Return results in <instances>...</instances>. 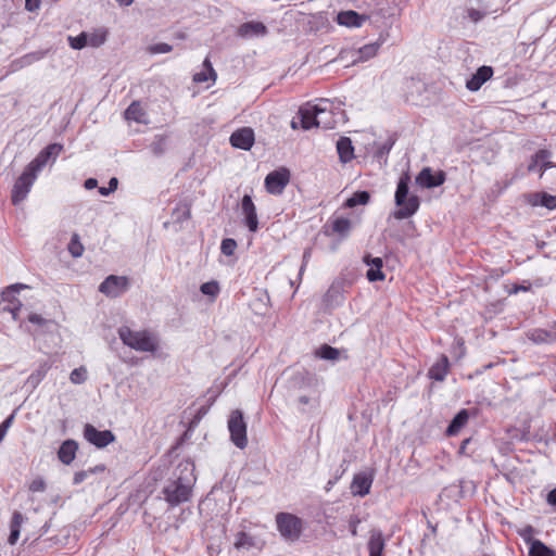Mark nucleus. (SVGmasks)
<instances>
[{
  "label": "nucleus",
  "instance_id": "e433bc0d",
  "mask_svg": "<svg viewBox=\"0 0 556 556\" xmlns=\"http://www.w3.org/2000/svg\"><path fill=\"white\" fill-rule=\"evenodd\" d=\"M370 195L367 191H357L345 201L346 207H355L357 205H365L368 203Z\"/></svg>",
  "mask_w": 556,
  "mask_h": 556
},
{
  "label": "nucleus",
  "instance_id": "aec40b11",
  "mask_svg": "<svg viewBox=\"0 0 556 556\" xmlns=\"http://www.w3.org/2000/svg\"><path fill=\"white\" fill-rule=\"evenodd\" d=\"M528 338L534 343L556 342V323L548 329H532L528 332Z\"/></svg>",
  "mask_w": 556,
  "mask_h": 556
},
{
  "label": "nucleus",
  "instance_id": "6ab92c4d",
  "mask_svg": "<svg viewBox=\"0 0 556 556\" xmlns=\"http://www.w3.org/2000/svg\"><path fill=\"white\" fill-rule=\"evenodd\" d=\"M372 477L367 473H357L351 483V491L354 495L365 496L370 492Z\"/></svg>",
  "mask_w": 556,
  "mask_h": 556
},
{
  "label": "nucleus",
  "instance_id": "f704fd0d",
  "mask_svg": "<svg viewBox=\"0 0 556 556\" xmlns=\"http://www.w3.org/2000/svg\"><path fill=\"white\" fill-rule=\"evenodd\" d=\"M529 556H556V553L540 540H533L529 547Z\"/></svg>",
  "mask_w": 556,
  "mask_h": 556
},
{
  "label": "nucleus",
  "instance_id": "c9c22d12",
  "mask_svg": "<svg viewBox=\"0 0 556 556\" xmlns=\"http://www.w3.org/2000/svg\"><path fill=\"white\" fill-rule=\"evenodd\" d=\"M315 356L327 361H337L340 356V351L328 344H323L315 351Z\"/></svg>",
  "mask_w": 556,
  "mask_h": 556
},
{
  "label": "nucleus",
  "instance_id": "79ce46f5",
  "mask_svg": "<svg viewBox=\"0 0 556 556\" xmlns=\"http://www.w3.org/2000/svg\"><path fill=\"white\" fill-rule=\"evenodd\" d=\"M68 43L72 49L80 50L88 46V34L83 31L78 36H68Z\"/></svg>",
  "mask_w": 556,
  "mask_h": 556
},
{
  "label": "nucleus",
  "instance_id": "7c9ffc66",
  "mask_svg": "<svg viewBox=\"0 0 556 556\" xmlns=\"http://www.w3.org/2000/svg\"><path fill=\"white\" fill-rule=\"evenodd\" d=\"M203 67H204L203 71L195 73L193 75V81L194 83H205L208 79H211L213 83H215L216 78H217V74H216L215 70L213 68V65L208 58H205V60L203 61Z\"/></svg>",
  "mask_w": 556,
  "mask_h": 556
},
{
  "label": "nucleus",
  "instance_id": "4468645a",
  "mask_svg": "<svg viewBox=\"0 0 556 556\" xmlns=\"http://www.w3.org/2000/svg\"><path fill=\"white\" fill-rule=\"evenodd\" d=\"M254 131L250 127H242L233 131L229 138L233 148L249 151L254 144Z\"/></svg>",
  "mask_w": 556,
  "mask_h": 556
},
{
  "label": "nucleus",
  "instance_id": "473e14b6",
  "mask_svg": "<svg viewBox=\"0 0 556 556\" xmlns=\"http://www.w3.org/2000/svg\"><path fill=\"white\" fill-rule=\"evenodd\" d=\"M380 48V45L378 42L368 43L363 47H361L357 50V56L354 60V62H365L369 59L374 58Z\"/></svg>",
  "mask_w": 556,
  "mask_h": 556
},
{
  "label": "nucleus",
  "instance_id": "6e6552de",
  "mask_svg": "<svg viewBox=\"0 0 556 556\" xmlns=\"http://www.w3.org/2000/svg\"><path fill=\"white\" fill-rule=\"evenodd\" d=\"M129 288V279L125 276L110 275L99 286V291L109 298H117Z\"/></svg>",
  "mask_w": 556,
  "mask_h": 556
},
{
  "label": "nucleus",
  "instance_id": "a878e982",
  "mask_svg": "<svg viewBox=\"0 0 556 556\" xmlns=\"http://www.w3.org/2000/svg\"><path fill=\"white\" fill-rule=\"evenodd\" d=\"M384 547L386 540L383 538L382 532L377 529L371 530L368 541L369 556H382Z\"/></svg>",
  "mask_w": 556,
  "mask_h": 556
},
{
  "label": "nucleus",
  "instance_id": "f257e3e1",
  "mask_svg": "<svg viewBox=\"0 0 556 556\" xmlns=\"http://www.w3.org/2000/svg\"><path fill=\"white\" fill-rule=\"evenodd\" d=\"M409 180L410 177L407 173L403 174L399 179L394 199L395 204L400 206V208L393 213V216L396 219L408 218L419 208V198L415 194L407 197Z\"/></svg>",
  "mask_w": 556,
  "mask_h": 556
},
{
  "label": "nucleus",
  "instance_id": "f3484780",
  "mask_svg": "<svg viewBox=\"0 0 556 556\" xmlns=\"http://www.w3.org/2000/svg\"><path fill=\"white\" fill-rule=\"evenodd\" d=\"M493 76V68L483 65L466 81V88L470 91H478L484 83Z\"/></svg>",
  "mask_w": 556,
  "mask_h": 556
},
{
  "label": "nucleus",
  "instance_id": "ea45409f",
  "mask_svg": "<svg viewBox=\"0 0 556 556\" xmlns=\"http://www.w3.org/2000/svg\"><path fill=\"white\" fill-rule=\"evenodd\" d=\"M84 245L80 242V238L77 233H74L68 243V252L73 257H79L84 253Z\"/></svg>",
  "mask_w": 556,
  "mask_h": 556
},
{
  "label": "nucleus",
  "instance_id": "1a4fd4ad",
  "mask_svg": "<svg viewBox=\"0 0 556 556\" xmlns=\"http://www.w3.org/2000/svg\"><path fill=\"white\" fill-rule=\"evenodd\" d=\"M36 179L37 177L34 174L24 169L12 188L11 201L14 205H18L27 198Z\"/></svg>",
  "mask_w": 556,
  "mask_h": 556
},
{
  "label": "nucleus",
  "instance_id": "864d4df0",
  "mask_svg": "<svg viewBox=\"0 0 556 556\" xmlns=\"http://www.w3.org/2000/svg\"><path fill=\"white\" fill-rule=\"evenodd\" d=\"M27 319L29 323L37 325L39 327H43L48 324V320L46 318H43L41 315L36 314V313H30L28 315Z\"/></svg>",
  "mask_w": 556,
  "mask_h": 556
},
{
  "label": "nucleus",
  "instance_id": "8fccbe9b",
  "mask_svg": "<svg viewBox=\"0 0 556 556\" xmlns=\"http://www.w3.org/2000/svg\"><path fill=\"white\" fill-rule=\"evenodd\" d=\"M46 490V482L42 478L34 479L29 484V491L33 493L43 492Z\"/></svg>",
  "mask_w": 556,
  "mask_h": 556
},
{
  "label": "nucleus",
  "instance_id": "72a5a7b5",
  "mask_svg": "<svg viewBox=\"0 0 556 556\" xmlns=\"http://www.w3.org/2000/svg\"><path fill=\"white\" fill-rule=\"evenodd\" d=\"M28 286L24 283H14L5 288V290L2 292V300L9 303V306L16 305V301H20L16 299L15 294L20 292L21 290L27 289Z\"/></svg>",
  "mask_w": 556,
  "mask_h": 556
},
{
  "label": "nucleus",
  "instance_id": "f03ea898",
  "mask_svg": "<svg viewBox=\"0 0 556 556\" xmlns=\"http://www.w3.org/2000/svg\"><path fill=\"white\" fill-rule=\"evenodd\" d=\"M118 336L125 345L139 352L153 353L159 346L156 336L148 330L136 331L127 326H123L118 329Z\"/></svg>",
  "mask_w": 556,
  "mask_h": 556
},
{
  "label": "nucleus",
  "instance_id": "603ef678",
  "mask_svg": "<svg viewBox=\"0 0 556 556\" xmlns=\"http://www.w3.org/2000/svg\"><path fill=\"white\" fill-rule=\"evenodd\" d=\"M166 144V139L164 137H159L153 141L151 148L154 154H162L164 152Z\"/></svg>",
  "mask_w": 556,
  "mask_h": 556
},
{
  "label": "nucleus",
  "instance_id": "0eeeda50",
  "mask_svg": "<svg viewBox=\"0 0 556 556\" xmlns=\"http://www.w3.org/2000/svg\"><path fill=\"white\" fill-rule=\"evenodd\" d=\"M63 146L60 143H51L47 146L43 150H41L38 155L25 167L30 174H34L36 177L38 173L46 166L50 157L55 160L59 154L62 152Z\"/></svg>",
  "mask_w": 556,
  "mask_h": 556
},
{
  "label": "nucleus",
  "instance_id": "a211bd4d",
  "mask_svg": "<svg viewBox=\"0 0 556 556\" xmlns=\"http://www.w3.org/2000/svg\"><path fill=\"white\" fill-rule=\"evenodd\" d=\"M367 20V15L358 14L353 10L341 11L336 18L339 25L345 27H361Z\"/></svg>",
  "mask_w": 556,
  "mask_h": 556
},
{
  "label": "nucleus",
  "instance_id": "0e129e2a",
  "mask_svg": "<svg viewBox=\"0 0 556 556\" xmlns=\"http://www.w3.org/2000/svg\"><path fill=\"white\" fill-rule=\"evenodd\" d=\"M468 15L473 22H478L482 17L481 12L475 9L469 10Z\"/></svg>",
  "mask_w": 556,
  "mask_h": 556
},
{
  "label": "nucleus",
  "instance_id": "052dcab7",
  "mask_svg": "<svg viewBox=\"0 0 556 556\" xmlns=\"http://www.w3.org/2000/svg\"><path fill=\"white\" fill-rule=\"evenodd\" d=\"M546 503L556 508V486L547 493Z\"/></svg>",
  "mask_w": 556,
  "mask_h": 556
},
{
  "label": "nucleus",
  "instance_id": "412c9836",
  "mask_svg": "<svg viewBox=\"0 0 556 556\" xmlns=\"http://www.w3.org/2000/svg\"><path fill=\"white\" fill-rule=\"evenodd\" d=\"M450 371V362L446 355L442 354L430 367L428 377L435 381H443Z\"/></svg>",
  "mask_w": 556,
  "mask_h": 556
},
{
  "label": "nucleus",
  "instance_id": "7ed1b4c3",
  "mask_svg": "<svg viewBox=\"0 0 556 556\" xmlns=\"http://www.w3.org/2000/svg\"><path fill=\"white\" fill-rule=\"evenodd\" d=\"M191 493L192 479L184 477H178L176 480L170 481L163 489L164 498L172 507L188 502Z\"/></svg>",
  "mask_w": 556,
  "mask_h": 556
},
{
  "label": "nucleus",
  "instance_id": "c756f323",
  "mask_svg": "<svg viewBox=\"0 0 556 556\" xmlns=\"http://www.w3.org/2000/svg\"><path fill=\"white\" fill-rule=\"evenodd\" d=\"M124 115L127 121L146 123V111L138 101L131 102L130 105L126 109Z\"/></svg>",
  "mask_w": 556,
  "mask_h": 556
},
{
  "label": "nucleus",
  "instance_id": "4c0bfd02",
  "mask_svg": "<svg viewBox=\"0 0 556 556\" xmlns=\"http://www.w3.org/2000/svg\"><path fill=\"white\" fill-rule=\"evenodd\" d=\"M50 364L47 362L41 363L38 368L28 377V381L34 386L38 384L48 374Z\"/></svg>",
  "mask_w": 556,
  "mask_h": 556
},
{
  "label": "nucleus",
  "instance_id": "f8f14e48",
  "mask_svg": "<svg viewBox=\"0 0 556 556\" xmlns=\"http://www.w3.org/2000/svg\"><path fill=\"white\" fill-rule=\"evenodd\" d=\"M551 151L545 149L539 150L531 156L528 165V172H538L541 178L547 169L556 167V164L551 161Z\"/></svg>",
  "mask_w": 556,
  "mask_h": 556
},
{
  "label": "nucleus",
  "instance_id": "2eb2a0df",
  "mask_svg": "<svg viewBox=\"0 0 556 556\" xmlns=\"http://www.w3.org/2000/svg\"><path fill=\"white\" fill-rule=\"evenodd\" d=\"M318 113L315 121V127L324 129H332L336 126V118L330 110V103L328 100H324L317 104Z\"/></svg>",
  "mask_w": 556,
  "mask_h": 556
},
{
  "label": "nucleus",
  "instance_id": "de8ad7c7",
  "mask_svg": "<svg viewBox=\"0 0 556 556\" xmlns=\"http://www.w3.org/2000/svg\"><path fill=\"white\" fill-rule=\"evenodd\" d=\"M172 50H173V47L165 42L154 43L147 48V51L150 54L168 53Z\"/></svg>",
  "mask_w": 556,
  "mask_h": 556
},
{
  "label": "nucleus",
  "instance_id": "9d476101",
  "mask_svg": "<svg viewBox=\"0 0 556 556\" xmlns=\"http://www.w3.org/2000/svg\"><path fill=\"white\" fill-rule=\"evenodd\" d=\"M290 180L289 169L281 167L270 172L265 178V188L270 194H281Z\"/></svg>",
  "mask_w": 556,
  "mask_h": 556
},
{
  "label": "nucleus",
  "instance_id": "5701e85b",
  "mask_svg": "<svg viewBox=\"0 0 556 556\" xmlns=\"http://www.w3.org/2000/svg\"><path fill=\"white\" fill-rule=\"evenodd\" d=\"M364 262L370 266L367 270V279L371 282L380 281L384 279V274L382 271L383 261L380 257H371L370 255H366L364 257Z\"/></svg>",
  "mask_w": 556,
  "mask_h": 556
},
{
  "label": "nucleus",
  "instance_id": "338daca9",
  "mask_svg": "<svg viewBox=\"0 0 556 556\" xmlns=\"http://www.w3.org/2000/svg\"><path fill=\"white\" fill-rule=\"evenodd\" d=\"M530 289L529 286H522V285H515L510 291V293H518L520 291H528Z\"/></svg>",
  "mask_w": 556,
  "mask_h": 556
},
{
  "label": "nucleus",
  "instance_id": "bf43d9fd",
  "mask_svg": "<svg viewBox=\"0 0 556 556\" xmlns=\"http://www.w3.org/2000/svg\"><path fill=\"white\" fill-rule=\"evenodd\" d=\"M40 0H25V9L29 12H34L39 9Z\"/></svg>",
  "mask_w": 556,
  "mask_h": 556
},
{
  "label": "nucleus",
  "instance_id": "cd10ccee",
  "mask_svg": "<svg viewBox=\"0 0 556 556\" xmlns=\"http://www.w3.org/2000/svg\"><path fill=\"white\" fill-rule=\"evenodd\" d=\"M266 33L267 28L262 22L243 23L238 30L241 37L264 36Z\"/></svg>",
  "mask_w": 556,
  "mask_h": 556
},
{
  "label": "nucleus",
  "instance_id": "69168bd1",
  "mask_svg": "<svg viewBox=\"0 0 556 556\" xmlns=\"http://www.w3.org/2000/svg\"><path fill=\"white\" fill-rule=\"evenodd\" d=\"M97 185H98V181L94 178H88L85 181V188L88 189V190H91V189L96 188Z\"/></svg>",
  "mask_w": 556,
  "mask_h": 556
},
{
  "label": "nucleus",
  "instance_id": "09e8293b",
  "mask_svg": "<svg viewBox=\"0 0 556 556\" xmlns=\"http://www.w3.org/2000/svg\"><path fill=\"white\" fill-rule=\"evenodd\" d=\"M237 248V242L233 239L227 238L222 241L220 250L222 253L230 256L235 253V250Z\"/></svg>",
  "mask_w": 556,
  "mask_h": 556
},
{
  "label": "nucleus",
  "instance_id": "58836bf2",
  "mask_svg": "<svg viewBox=\"0 0 556 556\" xmlns=\"http://www.w3.org/2000/svg\"><path fill=\"white\" fill-rule=\"evenodd\" d=\"M535 198H538L539 201H535L534 204H540L548 210L556 208V195H552L546 192H539L535 194Z\"/></svg>",
  "mask_w": 556,
  "mask_h": 556
},
{
  "label": "nucleus",
  "instance_id": "39448f33",
  "mask_svg": "<svg viewBox=\"0 0 556 556\" xmlns=\"http://www.w3.org/2000/svg\"><path fill=\"white\" fill-rule=\"evenodd\" d=\"M228 429L233 444L239 448H244L248 444L247 425L240 410H233L228 420Z\"/></svg>",
  "mask_w": 556,
  "mask_h": 556
},
{
  "label": "nucleus",
  "instance_id": "9b49d317",
  "mask_svg": "<svg viewBox=\"0 0 556 556\" xmlns=\"http://www.w3.org/2000/svg\"><path fill=\"white\" fill-rule=\"evenodd\" d=\"M84 438L98 448H103L115 441V435L111 430L100 431L90 424H86L84 427Z\"/></svg>",
  "mask_w": 556,
  "mask_h": 556
},
{
  "label": "nucleus",
  "instance_id": "6e6d98bb",
  "mask_svg": "<svg viewBox=\"0 0 556 556\" xmlns=\"http://www.w3.org/2000/svg\"><path fill=\"white\" fill-rule=\"evenodd\" d=\"M89 472H94L93 469H90L89 471H78L74 475V478H73V483L74 484H79L81 483L83 481H85V479L88 477V473Z\"/></svg>",
  "mask_w": 556,
  "mask_h": 556
},
{
  "label": "nucleus",
  "instance_id": "5fc2aeb1",
  "mask_svg": "<svg viewBox=\"0 0 556 556\" xmlns=\"http://www.w3.org/2000/svg\"><path fill=\"white\" fill-rule=\"evenodd\" d=\"M533 533H534V529L532 526H527L525 527L520 532V536L527 542V543H530L533 541L532 540V536H533Z\"/></svg>",
  "mask_w": 556,
  "mask_h": 556
},
{
  "label": "nucleus",
  "instance_id": "b1692460",
  "mask_svg": "<svg viewBox=\"0 0 556 556\" xmlns=\"http://www.w3.org/2000/svg\"><path fill=\"white\" fill-rule=\"evenodd\" d=\"M78 450V444L74 440H65L59 451H58V457L60 462H62L64 465H70L76 457V453Z\"/></svg>",
  "mask_w": 556,
  "mask_h": 556
},
{
  "label": "nucleus",
  "instance_id": "13d9d810",
  "mask_svg": "<svg viewBox=\"0 0 556 556\" xmlns=\"http://www.w3.org/2000/svg\"><path fill=\"white\" fill-rule=\"evenodd\" d=\"M361 520L354 516L350 519V522H349V526H350V532L352 534V536H356L357 535V526L359 525Z\"/></svg>",
  "mask_w": 556,
  "mask_h": 556
},
{
  "label": "nucleus",
  "instance_id": "e2e57ef3",
  "mask_svg": "<svg viewBox=\"0 0 556 556\" xmlns=\"http://www.w3.org/2000/svg\"><path fill=\"white\" fill-rule=\"evenodd\" d=\"M13 420H14V414H11L5 420H3L0 425V428L4 431V432H8V430L10 429V427L12 426L13 424Z\"/></svg>",
  "mask_w": 556,
  "mask_h": 556
},
{
  "label": "nucleus",
  "instance_id": "3c124183",
  "mask_svg": "<svg viewBox=\"0 0 556 556\" xmlns=\"http://www.w3.org/2000/svg\"><path fill=\"white\" fill-rule=\"evenodd\" d=\"M118 185L117 178L113 177L109 181V186L99 188V192L101 195H109L111 192L115 191Z\"/></svg>",
  "mask_w": 556,
  "mask_h": 556
},
{
  "label": "nucleus",
  "instance_id": "dca6fc26",
  "mask_svg": "<svg viewBox=\"0 0 556 556\" xmlns=\"http://www.w3.org/2000/svg\"><path fill=\"white\" fill-rule=\"evenodd\" d=\"M241 208L247 227L249 228L250 231L255 232L258 229V219L256 214V207L250 195H243L241 201Z\"/></svg>",
  "mask_w": 556,
  "mask_h": 556
},
{
  "label": "nucleus",
  "instance_id": "680f3d73",
  "mask_svg": "<svg viewBox=\"0 0 556 556\" xmlns=\"http://www.w3.org/2000/svg\"><path fill=\"white\" fill-rule=\"evenodd\" d=\"M13 420H14V414H11L5 420H3L0 425V428L4 431V432H8V430L10 429V427L12 426L13 424Z\"/></svg>",
  "mask_w": 556,
  "mask_h": 556
},
{
  "label": "nucleus",
  "instance_id": "a19ab883",
  "mask_svg": "<svg viewBox=\"0 0 556 556\" xmlns=\"http://www.w3.org/2000/svg\"><path fill=\"white\" fill-rule=\"evenodd\" d=\"M351 229V222L348 218L339 217L332 222V230L339 235L345 236Z\"/></svg>",
  "mask_w": 556,
  "mask_h": 556
},
{
  "label": "nucleus",
  "instance_id": "423d86ee",
  "mask_svg": "<svg viewBox=\"0 0 556 556\" xmlns=\"http://www.w3.org/2000/svg\"><path fill=\"white\" fill-rule=\"evenodd\" d=\"M63 146L60 143H51L47 146L43 150H41L38 155L25 167L30 174H34L36 177L38 173L46 166L50 157L55 160L59 154L62 152Z\"/></svg>",
  "mask_w": 556,
  "mask_h": 556
},
{
  "label": "nucleus",
  "instance_id": "ddd939ff",
  "mask_svg": "<svg viewBox=\"0 0 556 556\" xmlns=\"http://www.w3.org/2000/svg\"><path fill=\"white\" fill-rule=\"evenodd\" d=\"M445 173L443 170L433 172L431 167H424L416 177V184L421 188H435L444 184Z\"/></svg>",
  "mask_w": 556,
  "mask_h": 556
},
{
  "label": "nucleus",
  "instance_id": "4be33fe9",
  "mask_svg": "<svg viewBox=\"0 0 556 556\" xmlns=\"http://www.w3.org/2000/svg\"><path fill=\"white\" fill-rule=\"evenodd\" d=\"M318 113L317 104L306 103L299 110V117L303 129H311L315 127V121Z\"/></svg>",
  "mask_w": 556,
  "mask_h": 556
},
{
  "label": "nucleus",
  "instance_id": "a18cd8bd",
  "mask_svg": "<svg viewBox=\"0 0 556 556\" xmlns=\"http://www.w3.org/2000/svg\"><path fill=\"white\" fill-rule=\"evenodd\" d=\"M106 39V31L104 30H99V31H96V33H92V34H88V46H91V47H100L101 45L104 43Z\"/></svg>",
  "mask_w": 556,
  "mask_h": 556
},
{
  "label": "nucleus",
  "instance_id": "393cba45",
  "mask_svg": "<svg viewBox=\"0 0 556 556\" xmlns=\"http://www.w3.org/2000/svg\"><path fill=\"white\" fill-rule=\"evenodd\" d=\"M47 53H48V50H39V51H34V52L27 53V54L21 56L20 59L14 60L11 64V68L14 72V71H18L23 67L29 66L33 63L42 60L47 55Z\"/></svg>",
  "mask_w": 556,
  "mask_h": 556
},
{
  "label": "nucleus",
  "instance_id": "c85d7f7f",
  "mask_svg": "<svg viewBox=\"0 0 556 556\" xmlns=\"http://www.w3.org/2000/svg\"><path fill=\"white\" fill-rule=\"evenodd\" d=\"M469 419V413L467 409L459 410L453 418L446 429V434L453 437L459 433V431L466 426Z\"/></svg>",
  "mask_w": 556,
  "mask_h": 556
},
{
  "label": "nucleus",
  "instance_id": "4d7b16f0",
  "mask_svg": "<svg viewBox=\"0 0 556 556\" xmlns=\"http://www.w3.org/2000/svg\"><path fill=\"white\" fill-rule=\"evenodd\" d=\"M22 307V303L20 301H16V305L7 306L4 307V311H8L12 314V317L14 320H17L18 318V312Z\"/></svg>",
  "mask_w": 556,
  "mask_h": 556
},
{
  "label": "nucleus",
  "instance_id": "774afa93",
  "mask_svg": "<svg viewBox=\"0 0 556 556\" xmlns=\"http://www.w3.org/2000/svg\"><path fill=\"white\" fill-rule=\"evenodd\" d=\"M338 479H339V477H336L334 479H331L327 482L326 488H325L327 492L332 489V486L337 483Z\"/></svg>",
  "mask_w": 556,
  "mask_h": 556
},
{
  "label": "nucleus",
  "instance_id": "2f4dec72",
  "mask_svg": "<svg viewBox=\"0 0 556 556\" xmlns=\"http://www.w3.org/2000/svg\"><path fill=\"white\" fill-rule=\"evenodd\" d=\"M23 521L24 516L20 511H14L10 523L9 544L14 545L17 542Z\"/></svg>",
  "mask_w": 556,
  "mask_h": 556
},
{
  "label": "nucleus",
  "instance_id": "c03bdc74",
  "mask_svg": "<svg viewBox=\"0 0 556 556\" xmlns=\"http://www.w3.org/2000/svg\"><path fill=\"white\" fill-rule=\"evenodd\" d=\"M70 380L74 384H81L87 380V369L84 366L75 368L71 375Z\"/></svg>",
  "mask_w": 556,
  "mask_h": 556
},
{
  "label": "nucleus",
  "instance_id": "20e7f679",
  "mask_svg": "<svg viewBox=\"0 0 556 556\" xmlns=\"http://www.w3.org/2000/svg\"><path fill=\"white\" fill-rule=\"evenodd\" d=\"M277 530L281 538L288 542H295L300 539L303 529V520L291 513H278L275 517Z\"/></svg>",
  "mask_w": 556,
  "mask_h": 556
},
{
  "label": "nucleus",
  "instance_id": "37998d69",
  "mask_svg": "<svg viewBox=\"0 0 556 556\" xmlns=\"http://www.w3.org/2000/svg\"><path fill=\"white\" fill-rule=\"evenodd\" d=\"M235 547L240 549V548H250L253 546L254 542H253V539L251 535H249L248 533L245 532H239L237 535H236V541H235Z\"/></svg>",
  "mask_w": 556,
  "mask_h": 556
},
{
  "label": "nucleus",
  "instance_id": "49530a36",
  "mask_svg": "<svg viewBox=\"0 0 556 556\" xmlns=\"http://www.w3.org/2000/svg\"><path fill=\"white\" fill-rule=\"evenodd\" d=\"M200 290L203 294L215 298L219 293V286L217 281H208L202 283Z\"/></svg>",
  "mask_w": 556,
  "mask_h": 556
},
{
  "label": "nucleus",
  "instance_id": "bb28decb",
  "mask_svg": "<svg viewBox=\"0 0 556 556\" xmlns=\"http://www.w3.org/2000/svg\"><path fill=\"white\" fill-rule=\"evenodd\" d=\"M337 151L342 163H348L354 159V147L348 137H341L337 141Z\"/></svg>",
  "mask_w": 556,
  "mask_h": 556
}]
</instances>
